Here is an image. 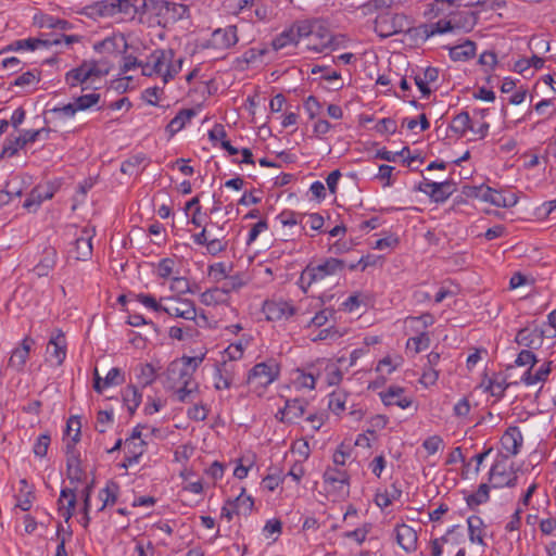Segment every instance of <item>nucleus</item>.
<instances>
[{"instance_id":"33","label":"nucleus","mask_w":556,"mask_h":556,"mask_svg":"<svg viewBox=\"0 0 556 556\" xmlns=\"http://www.w3.org/2000/svg\"><path fill=\"white\" fill-rule=\"evenodd\" d=\"M228 504L236 508L237 515H247L252 511L254 502L251 496L244 494V489H242L241 493L233 501H228Z\"/></svg>"},{"instance_id":"64","label":"nucleus","mask_w":556,"mask_h":556,"mask_svg":"<svg viewBox=\"0 0 556 556\" xmlns=\"http://www.w3.org/2000/svg\"><path fill=\"white\" fill-rule=\"evenodd\" d=\"M376 130L380 134H394L396 131V123L392 118H382L377 123Z\"/></svg>"},{"instance_id":"50","label":"nucleus","mask_w":556,"mask_h":556,"mask_svg":"<svg viewBox=\"0 0 556 556\" xmlns=\"http://www.w3.org/2000/svg\"><path fill=\"white\" fill-rule=\"evenodd\" d=\"M125 382V376L117 367L112 368L103 379L104 388L111 386H119Z\"/></svg>"},{"instance_id":"27","label":"nucleus","mask_w":556,"mask_h":556,"mask_svg":"<svg viewBox=\"0 0 556 556\" xmlns=\"http://www.w3.org/2000/svg\"><path fill=\"white\" fill-rule=\"evenodd\" d=\"M193 116H195V111L193 109L180 110L166 126V131L169 134V136H174L179 130H181Z\"/></svg>"},{"instance_id":"29","label":"nucleus","mask_w":556,"mask_h":556,"mask_svg":"<svg viewBox=\"0 0 556 556\" xmlns=\"http://www.w3.org/2000/svg\"><path fill=\"white\" fill-rule=\"evenodd\" d=\"M476 54V43L467 40L450 49V56L454 61H466Z\"/></svg>"},{"instance_id":"46","label":"nucleus","mask_w":556,"mask_h":556,"mask_svg":"<svg viewBox=\"0 0 556 556\" xmlns=\"http://www.w3.org/2000/svg\"><path fill=\"white\" fill-rule=\"evenodd\" d=\"M143 445H144V441L140 440L138 443L136 442V446L130 445V447L127 448L125 462L123 463L124 468H127L128 466L138 463L139 457L143 453V448H142Z\"/></svg>"},{"instance_id":"23","label":"nucleus","mask_w":556,"mask_h":556,"mask_svg":"<svg viewBox=\"0 0 556 556\" xmlns=\"http://www.w3.org/2000/svg\"><path fill=\"white\" fill-rule=\"evenodd\" d=\"M54 192L50 186L35 187L24 202V207L27 210H36L43 200H49L53 197Z\"/></svg>"},{"instance_id":"1","label":"nucleus","mask_w":556,"mask_h":556,"mask_svg":"<svg viewBox=\"0 0 556 556\" xmlns=\"http://www.w3.org/2000/svg\"><path fill=\"white\" fill-rule=\"evenodd\" d=\"M345 263L342 260L329 257L316 266L309 264L302 271L299 285L306 291L313 283L325 281L328 277L342 274Z\"/></svg>"},{"instance_id":"54","label":"nucleus","mask_w":556,"mask_h":556,"mask_svg":"<svg viewBox=\"0 0 556 556\" xmlns=\"http://www.w3.org/2000/svg\"><path fill=\"white\" fill-rule=\"evenodd\" d=\"M538 363V358L535 356V354L532 352V351H529V350H522L516 361H515V364L517 366H527L529 365V369L531 370L532 367Z\"/></svg>"},{"instance_id":"62","label":"nucleus","mask_w":556,"mask_h":556,"mask_svg":"<svg viewBox=\"0 0 556 556\" xmlns=\"http://www.w3.org/2000/svg\"><path fill=\"white\" fill-rule=\"evenodd\" d=\"M174 264V260L169 257L161 260L157 265V275L161 278H168L173 273Z\"/></svg>"},{"instance_id":"14","label":"nucleus","mask_w":556,"mask_h":556,"mask_svg":"<svg viewBox=\"0 0 556 556\" xmlns=\"http://www.w3.org/2000/svg\"><path fill=\"white\" fill-rule=\"evenodd\" d=\"M349 480L348 472L337 467L327 468L324 472L325 483L331 485L339 493H348Z\"/></svg>"},{"instance_id":"13","label":"nucleus","mask_w":556,"mask_h":556,"mask_svg":"<svg viewBox=\"0 0 556 556\" xmlns=\"http://www.w3.org/2000/svg\"><path fill=\"white\" fill-rule=\"evenodd\" d=\"M128 43L124 35H113L94 45V50L102 53L118 54L125 53Z\"/></svg>"},{"instance_id":"52","label":"nucleus","mask_w":556,"mask_h":556,"mask_svg":"<svg viewBox=\"0 0 556 556\" xmlns=\"http://www.w3.org/2000/svg\"><path fill=\"white\" fill-rule=\"evenodd\" d=\"M80 428L81 424L78 417H71L66 424V433L71 435L72 431H74V435L72 437V441L68 442L71 445H74L80 440Z\"/></svg>"},{"instance_id":"30","label":"nucleus","mask_w":556,"mask_h":556,"mask_svg":"<svg viewBox=\"0 0 556 556\" xmlns=\"http://www.w3.org/2000/svg\"><path fill=\"white\" fill-rule=\"evenodd\" d=\"M87 73V65L83 62L78 67L68 71L65 74V83L71 87H77L78 85L85 84L89 80Z\"/></svg>"},{"instance_id":"59","label":"nucleus","mask_w":556,"mask_h":556,"mask_svg":"<svg viewBox=\"0 0 556 556\" xmlns=\"http://www.w3.org/2000/svg\"><path fill=\"white\" fill-rule=\"evenodd\" d=\"M170 290L178 294L191 292L189 281L185 277H174Z\"/></svg>"},{"instance_id":"9","label":"nucleus","mask_w":556,"mask_h":556,"mask_svg":"<svg viewBox=\"0 0 556 556\" xmlns=\"http://www.w3.org/2000/svg\"><path fill=\"white\" fill-rule=\"evenodd\" d=\"M302 36L312 38L313 36H315V34L313 31L307 30L306 27H299L296 30L290 28L288 30L282 31L271 41L273 49L277 51L290 45L295 46L299 43V40Z\"/></svg>"},{"instance_id":"36","label":"nucleus","mask_w":556,"mask_h":556,"mask_svg":"<svg viewBox=\"0 0 556 556\" xmlns=\"http://www.w3.org/2000/svg\"><path fill=\"white\" fill-rule=\"evenodd\" d=\"M118 484L116 482H109L106 486L100 491L99 497L102 501V506L99 510H103L108 505H114L117 501Z\"/></svg>"},{"instance_id":"45","label":"nucleus","mask_w":556,"mask_h":556,"mask_svg":"<svg viewBox=\"0 0 556 556\" xmlns=\"http://www.w3.org/2000/svg\"><path fill=\"white\" fill-rule=\"evenodd\" d=\"M490 488L486 483H482L479 485L476 493L470 494L466 502L469 507L478 506L480 504H483L488 502L490 495H489Z\"/></svg>"},{"instance_id":"6","label":"nucleus","mask_w":556,"mask_h":556,"mask_svg":"<svg viewBox=\"0 0 556 556\" xmlns=\"http://www.w3.org/2000/svg\"><path fill=\"white\" fill-rule=\"evenodd\" d=\"M174 58L173 50H155L153 51L146 63L141 62L142 75L152 76L154 74H161L163 76L165 65L172 62Z\"/></svg>"},{"instance_id":"43","label":"nucleus","mask_w":556,"mask_h":556,"mask_svg":"<svg viewBox=\"0 0 556 556\" xmlns=\"http://www.w3.org/2000/svg\"><path fill=\"white\" fill-rule=\"evenodd\" d=\"M146 161L144 154H136L122 163L121 172L126 175L138 174V168Z\"/></svg>"},{"instance_id":"58","label":"nucleus","mask_w":556,"mask_h":556,"mask_svg":"<svg viewBox=\"0 0 556 556\" xmlns=\"http://www.w3.org/2000/svg\"><path fill=\"white\" fill-rule=\"evenodd\" d=\"M205 357V353H202L200 356H182L180 361H178L182 367H189V370H192V375L195 372L198 367L201 365Z\"/></svg>"},{"instance_id":"41","label":"nucleus","mask_w":556,"mask_h":556,"mask_svg":"<svg viewBox=\"0 0 556 556\" xmlns=\"http://www.w3.org/2000/svg\"><path fill=\"white\" fill-rule=\"evenodd\" d=\"M115 0H102L90 5V14H97L99 16H113L115 15Z\"/></svg>"},{"instance_id":"60","label":"nucleus","mask_w":556,"mask_h":556,"mask_svg":"<svg viewBox=\"0 0 556 556\" xmlns=\"http://www.w3.org/2000/svg\"><path fill=\"white\" fill-rule=\"evenodd\" d=\"M181 65H182V59H179L176 62V64L168 62L164 68L165 72L163 74V83L166 84L169 79L174 78L181 70Z\"/></svg>"},{"instance_id":"19","label":"nucleus","mask_w":556,"mask_h":556,"mask_svg":"<svg viewBox=\"0 0 556 556\" xmlns=\"http://www.w3.org/2000/svg\"><path fill=\"white\" fill-rule=\"evenodd\" d=\"M93 236V230L88 228H84L81 230V236H79L75 240V258L77 261H87L91 257L92 254V244L91 239Z\"/></svg>"},{"instance_id":"47","label":"nucleus","mask_w":556,"mask_h":556,"mask_svg":"<svg viewBox=\"0 0 556 556\" xmlns=\"http://www.w3.org/2000/svg\"><path fill=\"white\" fill-rule=\"evenodd\" d=\"M100 101L99 93H88L80 97H77L74 101L77 111H84L90 109L91 106L98 104Z\"/></svg>"},{"instance_id":"11","label":"nucleus","mask_w":556,"mask_h":556,"mask_svg":"<svg viewBox=\"0 0 556 556\" xmlns=\"http://www.w3.org/2000/svg\"><path fill=\"white\" fill-rule=\"evenodd\" d=\"M212 46L216 49H229L238 42L237 26L229 25L215 29L211 38Z\"/></svg>"},{"instance_id":"8","label":"nucleus","mask_w":556,"mask_h":556,"mask_svg":"<svg viewBox=\"0 0 556 556\" xmlns=\"http://www.w3.org/2000/svg\"><path fill=\"white\" fill-rule=\"evenodd\" d=\"M523 444V438L518 427L511 426L506 429L501 438V445L505 458L516 456Z\"/></svg>"},{"instance_id":"15","label":"nucleus","mask_w":556,"mask_h":556,"mask_svg":"<svg viewBox=\"0 0 556 556\" xmlns=\"http://www.w3.org/2000/svg\"><path fill=\"white\" fill-rule=\"evenodd\" d=\"M307 402L304 399L287 400L285 407L278 412L281 421L293 422L301 418L306 409Z\"/></svg>"},{"instance_id":"4","label":"nucleus","mask_w":556,"mask_h":556,"mask_svg":"<svg viewBox=\"0 0 556 556\" xmlns=\"http://www.w3.org/2000/svg\"><path fill=\"white\" fill-rule=\"evenodd\" d=\"M164 300L166 304L164 305L163 312L167 315L187 320H195L197 308L193 301L179 296H169Z\"/></svg>"},{"instance_id":"32","label":"nucleus","mask_w":556,"mask_h":556,"mask_svg":"<svg viewBox=\"0 0 556 556\" xmlns=\"http://www.w3.org/2000/svg\"><path fill=\"white\" fill-rule=\"evenodd\" d=\"M227 301L228 296L220 287L208 289L201 294V302L204 305H217L226 303Z\"/></svg>"},{"instance_id":"53","label":"nucleus","mask_w":556,"mask_h":556,"mask_svg":"<svg viewBox=\"0 0 556 556\" xmlns=\"http://www.w3.org/2000/svg\"><path fill=\"white\" fill-rule=\"evenodd\" d=\"M459 22V27L472 28L478 21L477 12L455 13L454 18Z\"/></svg>"},{"instance_id":"21","label":"nucleus","mask_w":556,"mask_h":556,"mask_svg":"<svg viewBox=\"0 0 556 556\" xmlns=\"http://www.w3.org/2000/svg\"><path fill=\"white\" fill-rule=\"evenodd\" d=\"M58 253L54 248H46L39 263L34 267L38 277H47L56 264Z\"/></svg>"},{"instance_id":"18","label":"nucleus","mask_w":556,"mask_h":556,"mask_svg":"<svg viewBox=\"0 0 556 556\" xmlns=\"http://www.w3.org/2000/svg\"><path fill=\"white\" fill-rule=\"evenodd\" d=\"M192 378V370L189 367H182L178 361H174L169 364L166 370V379L168 388L175 389L185 379Z\"/></svg>"},{"instance_id":"22","label":"nucleus","mask_w":556,"mask_h":556,"mask_svg":"<svg viewBox=\"0 0 556 556\" xmlns=\"http://www.w3.org/2000/svg\"><path fill=\"white\" fill-rule=\"evenodd\" d=\"M404 389L400 387H390L387 392L380 393L384 405H396L401 408H407L412 405V400L403 396Z\"/></svg>"},{"instance_id":"31","label":"nucleus","mask_w":556,"mask_h":556,"mask_svg":"<svg viewBox=\"0 0 556 556\" xmlns=\"http://www.w3.org/2000/svg\"><path fill=\"white\" fill-rule=\"evenodd\" d=\"M142 395L135 386H127L123 391V401L127 405L130 415H134L141 403Z\"/></svg>"},{"instance_id":"63","label":"nucleus","mask_w":556,"mask_h":556,"mask_svg":"<svg viewBox=\"0 0 556 556\" xmlns=\"http://www.w3.org/2000/svg\"><path fill=\"white\" fill-rule=\"evenodd\" d=\"M344 396L341 393L333 392L330 394L328 406L333 413L338 414L344 409Z\"/></svg>"},{"instance_id":"38","label":"nucleus","mask_w":556,"mask_h":556,"mask_svg":"<svg viewBox=\"0 0 556 556\" xmlns=\"http://www.w3.org/2000/svg\"><path fill=\"white\" fill-rule=\"evenodd\" d=\"M248 283V278L243 274H236L232 276H228L225 278V282L222 285V289L225 291L226 295L232 291H237L243 286Z\"/></svg>"},{"instance_id":"26","label":"nucleus","mask_w":556,"mask_h":556,"mask_svg":"<svg viewBox=\"0 0 556 556\" xmlns=\"http://www.w3.org/2000/svg\"><path fill=\"white\" fill-rule=\"evenodd\" d=\"M59 39H39V38H27L22 40H16L11 43L8 49L9 50H36L38 47H49L52 45H59Z\"/></svg>"},{"instance_id":"10","label":"nucleus","mask_w":556,"mask_h":556,"mask_svg":"<svg viewBox=\"0 0 556 556\" xmlns=\"http://www.w3.org/2000/svg\"><path fill=\"white\" fill-rule=\"evenodd\" d=\"M34 344V339L30 337H25L21 345L12 351L8 366L15 369L16 371H22L29 357V353Z\"/></svg>"},{"instance_id":"56","label":"nucleus","mask_w":556,"mask_h":556,"mask_svg":"<svg viewBox=\"0 0 556 556\" xmlns=\"http://www.w3.org/2000/svg\"><path fill=\"white\" fill-rule=\"evenodd\" d=\"M342 337V333L336 329L334 327H329L321 329L318 334L313 339V341H324V340H330L336 341L339 338Z\"/></svg>"},{"instance_id":"16","label":"nucleus","mask_w":556,"mask_h":556,"mask_svg":"<svg viewBox=\"0 0 556 556\" xmlns=\"http://www.w3.org/2000/svg\"><path fill=\"white\" fill-rule=\"evenodd\" d=\"M47 353L51 359H54L55 365L60 366L66 357V341L63 332L58 331L49 340Z\"/></svg>"},{"instance_id":"2","label":"nucleus","mask_w":556,"mask_h":556,"mask_svg":"<svg viewBox=\"0 0 556 556\" xmlns=\"http://www.w3.org/2000/svg\"><path fill=\"white\" fill-rule=\"evenodd\" d=\"M462 193L466 198L479 199L498 207H511L517 203L515 194L504 195L503 193L484 185L463 186Z\"/></svg>"},{"instance_id":"24","label":"nucleus","mask_w":556,"mask_h":556,"mask_svg":"<svg viewBox=\"0 0 556 556\" xmlns=\"http://www.w3.org/2000/svg\"><path fill=\"white\" fill-rule=\"evenodd\" d=\"M59 509L61 511V515L67 522L75 513V506H76V494L73 489L65 488L61 490V495L59 498Z\"/></svg>"},{"instance_id":"44","label":"nucleus","mask_w":556,"mask_h":556,"mask_svg":"<svg viewBox=\"0 0 556 556\" xmlns=\"http://www.w3.org/2000/svg\"><path fill=\"white\" fill-rule=\"evenodd\" d=\"M168 334L172 339H176L178 341H184L187 339H192L194 336H197L198 330L193 326H186V327L173 326L169 328Z\"/></svg>"},{"instance_id":"7","label":"nucleus","mask_w":556,"mask_h":556,"mask_svg":"<svg viewBox=\"0 0 556 556\" xmlns=\"http://www.w3.org/2000/svg\"><path fill=\"white\" fill-rule=\"evenodd\" d=\"M43 129L39 130H26L17 137L10 136L7 138L3 146L1 156H13L17 151L24 148L27 143L35 142Z\"/></svg>"},{"instance_id":"35","label":"nucleus","mask_w":556,"mask_h":556,"mask_svg":"<svg viewBox=\"0 0 556 556\" xmlns=\"http://www.w3.org/2000/svg\"><path fill=\"white\" fill-rule=\"evenodd\" d=\"M456 27H459V22L456 20H453V21L440 20V21L427 26L426 35H427V37H430L435 34H445V33L452 31Z\"/></svg>"},{"instance_id":"61","label":"nucleus","mask_w":556,"mask_h":556,"mask_svg":"<svg viewBox=\"0 0 556 556\" xmlns=\"http://www.w3.org/2000/svg\"><path fill=\"white\" fill-rule=\"evenodd\" d=\"M438 378L439 371L434 367L428 366L425 368L421 375L420 383H422L426 387L433 386L437 382Z\"/></svg>"},{"instance_id":"17","label":"nucleus","mask_w":556,"mask_h":556,"mask_svg":"<svg viewBox=\"0 0 556 556\" xmlns=\"http://www.w3.org/2000/svg\"><path fill=\"white\" fill-rule=\"evenodd\" d=\"M543 339L544 331L542 329L523 328L518 331L515 340L519 345L525 348L539 349L543 343Z\"/></svg>"},{"instance_id":"12","label":"nucleus","mask_w":556,"mask_h":556,"mask_svg":"<svg viewBox=\"0 0 556 556\" xmlns=\"http://www.w3.org/2000/svg\"><path fill=\"white\" fill-rule=\"evenodd\" d=\"M66 476L71 482H80L84 477V470L80 466L79 453L70 443L66 444Z\"/></svg>"},{"instance_id":"20","label":"nucleus","mask_w":556,"mask_h":556,"mask_svg":"<svg viewBox=\"0 0 556 556\" xmlns=\"http://www.w3.org/2000/svg\"><path fill=\"white\" fill-rule=\"evenodd\" d=\"M397 544L406 552H413L417 545V532L407 525L396 527Z\"/></svg>"},{"instance_id":"3","label":"nucleus","mask_w":556,"mask_h":556,"mask_svg":"<svg viewBox=\"0 0 556 556\" xmlns=\"http://www.w3.org/2000/svg\"><path fill=\"white\" fill-rule=\"evenodd\" d=\"M279 376V366L274 361L256 364L248 375L247 382L260 387H267L274 382Z\"/></svg>"},{"instance_id":"5","label":"nucleus","mask_w":556,"mask_h":556,"mask_svg":"<svg viewBox=\"0 0 556 556\" xmlns=\"http://www.w3.org/2000/svg\"><path fill=\"white\" fill-rule=\"evenodd\" d=\"M418 190L428 194L432 201L442 203L456 191V184L452 180L442 182L426 180L419 184Z\"/></svg>"},{"instance_id":"37","label":"nucleus","mask_w":556,"mask_h":556,"mask_svg":"<svg viewBox=\"0 0 556 556\" xmlns=\"http://www.w3.org/2000/svg\"><path fill=\"white\" fill-rule=\"evenodd\" d=\"M451 129L459 136H464L468 129H471V119L467 112L456 115L451 123Z\"/></svg>"},{"instance_id":"39","label":"nucleus","mask_w":556,"mask_h":556,"mask_svg":"<svg viewBox=\"0 0 556 556\" xmlns=\"http://www.w3.org/2000/svg\"><path fill=\"white\" fill-rule=\"evenodd\" d=\"M508 387L509 383L506 382L504 377L496 376L495 378L489 379L488 384L485 386V390L490 391L492 396L501 399L504 396V393Z\"/></svg>"},{"instance_id":"55","label":"nucleus","mask_w":556,"mask_h":556,"mask_svg":"<svg viewBox=\"0 0 556 556\" xmlns=\"http://www.w3.org/2000/svg\"><path fill=\"white\" fill-rule=\"evenodd\" d=\"M136 300L144 306L153 309L154 312H163L164 305L159 303L156 299L151 294H136Z\"/></svg>"},{"instance_id":"25","label":"nucleus","mask_w":556,"mask_h":556,"mask_svg":"<svg viewBox=\"0 0 556 556\" xmlns=\"http://www.w3.org/2000/svg\"><path fill=\"white\" fill-rule=\"evenodd\" d=\"M232 365L226 362L219 364L214 372V387L216 390L229 389L232 382Z\"/></svg>"},{"instance_id":"51","label":"nucleus","mask_w":556,"mask_h":556,"mask_svg":"<svg viewBox=\"0 0 556 556\" xmlns=\"http://www.w3.org/2000/svg\"><path fill=\"white\" fill-rule=\"evenodd\" d=\"M40 72L39 71H28L20 75L15 78L13 85L18 87H25L34 84L35 81H39Z\"/></svg>"},{"instance_id":"40","label":"nucleus","mask_w":556,"mask_h":556,"mask_svg":"<svg viewBox=\"0 0 556 556\" xmlns=\"http://www.w3.org/2000/svg\"><path fill=\"white\" fill-rule=\"evenodd\" d=\"M90 79L101 78L109 74L110 66L103 61H84Z\"/></svg>"},{"instance_id":"49","label":"nucleus","mask_w":556,"mask_h":556,"mask_svg":"<svg viewBox=\"0 0 556 556\" xmlns=\"http://www.w3.org/2000/svg\"><path fill=\"white\" fill-rule=\"evenodd\" d=\"M51 438L48 433L40 434L33 447L34 454L37 457H45L47 455Z\"/></svg>"},{"instance_id":"48","label":"nucleus","mask_w":556,"mask_h":556,"mask_svg":"<svg viewBox=\"0 0 556 556\" xmlns=\"http://www.w3.org/2000/svg\"><path fill=\"white\" fill-rule=\"evenodd\" d=\"M430 344V338L426 332L420 333V336L409 338L407 341V349H413L415 353H419L420 351L427 349Z\"/></svg>"},{"instance_id":"28","label":"nucleus","mask_w":556,"mask_h":556,"mask_svg":"<svg viewBox=\"0 0 556 556\" xmlns=\"http://www.w3.org/2000/svg\"><path fill=\"white\" fill-rule=\"evenodd\" d=\"M552 370V362H545L534 374L528 369L521 377V381L531 386L538 382H544L547 380L548 375Z\"/></svg>"},{"instance_id":"34","label":"nucleus","mask_w":556,"mask_h":556,"mask_svg":"<svg viewBox=\"0 0 556 556\" xmlns=\"http://www.w3.org/2000/svg\"><path fill=\"white\" fill-rule=\"evenodd\" d=\"M469 540L470 542L479 543L484 545V541L481 534V528L483 527V520L478 516H470L467 519Z\"/></svg>"},{"instance_id":"57","label":"nucleus","mask_w":556,"mask_h":556,"mask_svg":"<svg viewBox=\"0 0 556 556\" xmlns=\"http://www.w3.org/2000/svg\"><path fill=\"white\" fill-rule=\"evenodd\" d=\"M370 529V525H364L361 528H357L353 531H348L343 535L348 539L355 540L358 544H362L366 540V535L368 534Z\"/></svg>"},{"instance_id":"42","label":"nucleus","mask_w":556,"mask_h":556,"mask_svg":"<svg viewBox=\"0 0 556 556\" xmlns=\"http://www.w3.org/2000/svg\"><path fill=\"white\" fill-rule=\"evenodd\" d=\"M198 383L193 381V377L188 380H182L181 384L175 388L178 400L180 402H187L189 396L198 392Z\"/></svg>"}]
</instances>
